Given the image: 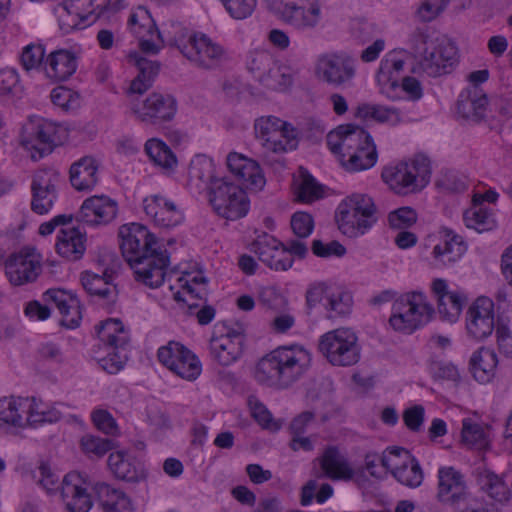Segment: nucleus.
I'll return each mask as SVG.
<instances>
[{
	"label": "nucleus",
	"mask_w": 512,
	"mask_h": 512,
	"mask_svg": "<svg viewBox=\"0 0 512 512\" xmlns=\"http://www.w3.org/2000/svg\"><path fill=\"white\" fill-rule=\"evenodd\" d=\"M312 356L302 345L280 346L263 356L256 364L254 378L272 387H287L311 366Z\"/></svg>",
	"instance_id": "1"
},
{
	"label": "nucleus",
	"mask_w": 512,
	"mask_h": 512,
	"mask_svg": "<svg viewBox=\"0 0 512 512\" xmlns=\"http://www.w3.org/2000/svg\"><path fill=\"white\" fill-rule=\"evenodd\" d=\"M327 145L348 171L367 170L377 162L373 139L359 126L347 124L337 127L327 135Z\"/></svg>",
	"instance_id": "2"
},
{
	"label": "nucleus",
	"mask_w": 512,
	"mask_h": 512,
	"mask_svg": "<svg viewBox=\"0 0 512 512\" xmlns=\"http://www.w3.org/2000/svg\"><path fill=\"white\" fill-rule=\"evenodd\" d=\"M412 49L420 70L431 77L450 73L459 62L458 47L449 37L435 30L416 29L411 37Z\"/></svg>",
	"instance_id": "3"
},
{
	"label": "nucleus",
	"mask_w": 512,
	"mask_h": 512,
	"mask_svg": "<svg viewBox=\"0 0 512 512\" xmlns=\"http://www.w3.org/2000/svg\"><path fill=\"white\" fill-rule=\"evenodd\" d=\"M173 44L193 66L202 70H215L228 60L224 46L201 32L180 28Z\"/></svg>",
	"instance_id": "4"
},
{
	"label": "nucleus",
	"mask_w": 512,
	"mask_h": 512,
	"mask_svg": "<svg viewBox=\"0 0 512 512\" xmlns=\"http://www.w3.org/2000/svg\"><path fill=\"white\" fill-rule=\"evenodd\" d=\"M335 218L342 234L357 238L376 224L377 206L370 195L353 193L339 203Z\"/></svg>",
	"instance_id": "5"
},
{
	"label": "nucleus",
	"mask_w": 512,
	"mask_h": 512,
	"mask_svg": "<svg viewBox=\"0 0 512 512\" xmlns=\"http://www.w3.org/2000/svg\"><path fill=\"white\" fill-rule=\"evenodd\" d=\"M430 176V161L423 155L386 166L381 173L383 182L398 195L420 192L430 182Z\"/></svg>",
	"instance_id": "6"
},
{
	"label": "nucleus",
	"mask_w": 512,
	"mask_h": 512,
	"mask_svg": "<svg viewBox=\"0 0 512 512\" xmlns=\"http://www.w3.org/2000/svg\"><path fill=\"white\" fill-rule=\"evenodd\" d=\"M267 10L298 31L317 29L324 20V0H265Z\"/></svg>",
	"instance_id": "7"
},
{
	"label": "nucleus",
	"mask_w": 512,
	"mask_h": 512,
	"mask_svg": "<svg viewBox=\"0 0 512 512\" xmlns=\"http://www.w3.org/2000/svg\"><path fill=\"white\" fill-rule=\"evenodd\" d=\"M434 309L422 292H408L399 296L392 304L389 325L397 332L411 334L426 325Z\"/></svg>",
	"instance_id": "8"
},
{
	"label": "nucleus",
	"mask_w": 512,
	"mask_h": 512,
	"mask_svg": "<svg viewBox=\"0 0 512 512\" xmlns=\"http://www.w3.org/2000/svg\"><path fill=\"white\" fill-rule=\"evenodd\" d=\"M254 131L264 157L283 154L298 146L297 131L294 126L276 116H262L255 120Z\"/></svg>",
	"instance_id": "9"
},
{
	"label": "nucleus",
	"mask_w": 512,
	"mask_h": 512,
	"mask_svg": "<svg viewBox=\"0 0 512 512\" xmlns=\"http://www.w3.org/2000/svg\"><path fill=\"white\" fill-rule=\"evenodd\" d=\"M69 137V129L48 119L32 122L22 135L21 144L37 161L49 154L55 146L62 145Z\"/></svg>",
	"instance_id": "10"
},
{
	"label": "nucleus",
	"mask_w": 512,
	"mask_h": 512,
	"mask_svg": "<svg viewBox=\"0 0 512 512\" xmlns=\"http://www.w3.org/2000/svg\"><path fill=\"white\" fill-rule=\"evenodd\" d=\"M319 351L333 366L349 367L361 358L357 335L348 328H338L323 334L319 339Z\"/></svg>",
	"instance_id": "11"
},
{
	"label": "nucleus",
	"mask_w": 512,
	"mask_h": 512,
	"mask_svg": "<svg viewBox=\"0 0 512 512\" xmlns=\"http://www.w3.org/2000/svg\"><path fill=\"white\" fill-rule=\"evenodd\" d=\"M129 111L135 121L158 127L171 121L177 111V102L170 94L152 92L145 98L131 96Z\"/></svg>",
	"instance_id": "12"
},
{
	"label": "nucleus",
	"mask_w": 512,
	"mask_h": 512,
	"mask_svg": "<svg viewBox=\"0 0 512 512\" xmlns=\"http://www.w3.org/2000/svg\"><path fill=\"white\" fill-rule=\"evenodd\" d=\"M430 250L429 264L436 269L453 267L466 253L467 245L462 236L447 227H440L424 239Z\"/></svg>",
	"instance_id": "13"
},
{
	"label": "nucleus",
	"mask_w": 512,
	"mask_h": 512,
	"mask_svg": "<svg viewBox=\"0 0 512 512\" xmlns=\"http://www.w3.org/2000/svg\"><path fill=\"white\" fill-rule=\"evenodd\" d=\"M209 203L218 216L231 221L245 217L250 208L246 192L225 179L212 182Z\"/></svg>",
	"instance_id": "14"
},
{
	"label": "nucleus",
	"mask_w": 512,
	"mask_h": 512,
	"mask_svg": "<svg viewBox=\"0 0 512 512\" xmlns=\"http://www.w3.org/2000/svg\"><path fill=\"white\" fill-rule=\"evenodd\" d=\"M120 248L130 266L165 249L156 237L142 224L129 223L119 228Z\"/></svg>",
	"instance_id": "15"
},
{
	"label": "nucleus",
	"mask_w": 512,
	"mask_h": 512,
	"mask_svg": "<svg viewBox=\"0 0 512 512\" xmlns=\"http://www.w3.org/2000/svg\"><path fill=\"white\" fill-rule=\"evenodd\" d=\"M356 72L355 59L345 52H325L315 61L316 78L334 87L349 85L354 80Z\"/></svg>",
	"instance_id": "16"
},
{
	"label": "nucleus",
	"mask_w": 512,
	"mask_h": 512,
	"mask_svg": "<svg viewBox=\"0 0 512 512\" xmlns=\"http://www.w3.org/2000/svg\"><path fill=\"white\" fill-rule=\"evenodd\" d=\"M159 362L174 375L195 381L202 373V363L199 357L177 341H169L157 351Z\"/></svg>",
	"instance_id": "17"
},
{
	"label": "nucleus",
	"mask_w": 512,
	"mask_h": 512,
	"mask_svg": "<svg viewBox=\"0 0 512 512\" xmlns=\"http://www.w3.org/2000/svg\"><path fill=\"white\" fill-rule=\"evenodd\" d=\"M408 60V52L404 49H394L385 54L376 72V83L380 94L387 99H401L400 75Z\"/></svg>",
	"instance_id": "18"
},
{
	"label": "nucleus",
	"mask_w": 512,
	"mask_h": 512,
	"mask_svg": "<svg viewBox=\"0 0 512 512\" xmlns=\"http://www.w3.org/2000/svg\"><path fill=\"white\" fill-rule=\"evenodd\" d=\"M5 275L13 286L34 282L42 271V257L34 249L11 254L4 263Z\"/></svg>",
	"instance_id": "19"
},
{
	"label": "nucleus",
	"mask_w": 512,
	"mask_h": 512,
	"mask_svg": "<svg viewBox=\"0 0 512 512\" xmlns=\"http://www.w3.org/2000/svg\"><path fill=\"white\" fill-rule=\"evenodd\" d=\"M495 327L494 302L480 296L468 307L465 315V329L469 337L482 340L492 334Z\"/></svg>",
	"instance_id": "20"
},
{
	"label": "nucleus",
	"mask_w": 512,
	"mask_h": 512,
	"mask_svg": "<svg viewBox=\"0 0 512 512\" xmlns=\"http://www.w3.org/2000/svg\"><path fill=\"white\" fill-rule=\"evenodd\" d=\"M245 336L236 329L228 328L224 333L212 336L210 355L220 366H230L240 360L244 353Z\"/></svg>",
	"instance_id": "21"
},
{
	"label": "nucleus",
	"mask_w": 512,
	"mask_h": 512,
	"mask_svg": "<svg viewBox=\"0 0 512 512\" xmlns=\"http://www.w3.org/2000/svg\"><path fill=\"white\" fill-rule=\"evenodd\" d=\"M431 290L437 300L439 315L445 321L456 322L467 302V295L461 288H451L447 280L436 278L431 283Z\"/></svg>",
	"instance_id": "22"
},
{
	"label": "nucleus",
	"mask_w": 512,
	"mask_h": 512,
	"mask_svg": "<svg viewBox=\"0 0 512 512\" xmlns=\"http://www.w3.org/2000/svg\"><path fill=\"white\" fill-rule=\"evenodd\" d=\"M127 26L129 31L139 39V46L143 52L157 54L160 51L163 41L147 9L138 7L133 10Z\"/></svg>",
	"instance_id": "23"
},
{
	"label": "nucleus",
	"mask_w": 512,
	"mask_h": 512,
	"mask_svg": "<svg viewBox=\"0 0 512 512\" xmlns=\"http://www.w3.org/2000/svg\"><path fill=\"white\" fill-rule=\"evenodd\" d=\"M438 501L445 504H459L469 498V489L465 476L452 466H443L437 473Z\"/></svg>",
	"instance_id": "24"
},
{
	"label": "nucleus",
	"mask_w": 512,
	"mask_h": 512,
	"mask_svg": "<svg viewBox=\"0 0 512 512\" xmlns=\"http://www.w3.org/2000/svg\"><path fill=\"white\" fill-rule=\"evenodd\" d=\"M118 203L107 195H94L85 199L79 210V219L93 227L105 226L118 215Z\"/></svg>",
	"instance_id": "25"
},
{
	"label": "nucleus",
	"mask_w": 512,
	"mask_h": 512,
	"mask_svg": "<svg viewBox=\"0 0 512 512\" xmlns=\"http://www.w3.org/2000/svg\"><path fill=\"white\" fill-rule=\"evenodd\" d=\"M253 247L259 260L272 270L287 271L293 265L294 259L285 245L272 235H259Z\"/></svg>",
	"instance_id": "26"
},
{
	"label": "nucleus",
	"mask_w": 512,
	"mask_h": 512,
	"mask_svg": "<svg viewBox=\"0 0 512 512\" xmlns=\"http://www.w3.org/2000/svg\"><path fill=\"white\" fill-rule=\"evenodd\" d=\"M226 164L229 171L246 189L258 192L264 188L266 178L257 161L243 154L231 152L227 155Z\"/></svg>",
	"instance_id": "27"
},
{
	"label": "nucleus",
	"mask_w": 512,
	"mask_h": 512,
	"mask_svg": "<svg viewBox=\"0 0 512 512\" xmlns=\"http://www.w3.org/2000/svg\"><path fill=\"white\" fill-rule=\"evenodd\" d=\"M88 487L86 478L79 472H70L63 478L61 496L69 512H88L91 509Z\"/></svg>",
	"instance_id": "28"
},
{
	"label": "nucleus",
	"mask_w": 512,
	"mask_h": 512,
	"mask_svg": "<svg viewBox=\"0 0 512 512\" xmlns=\"http://www.w3.org/2000/svg\"><path fill=\"white\" fill-rule=\"evenodd\" d=\"M169 265L167 251L158 252L131 265L135 280L149 288L160 287L166 277Z\"/></svg>",
	"instance_id": "29"
},
{
	"label": "nucleus",
	"mask_w": 512,
	"mask_h": 512,
	"mask_svg": "<svg viewBox=\"0 0 512 512\" xmlns=\"http://www.w3.org/2000/svg\"><path fill=\"white\" fill-rule=\"evenodd\" d=\"M143 209L147 217L159 227H174L184 219L182 210L162 195L147 196L143 200Z\"/></svg>",
	"instance_id": "30"
},
{
	"label": "nucleus",
	"mask_w": 512,
	"mask_h": 512,
	"mask_svg": "<svg viewBox=\"0 0 512 512\" xmlns=\"http://www.w3.org/2000/svg\"><path fill=\"white\" fill-rule=\"evenodd\" d=\"M168 281L172 297L188 306L196 305L195 301L202 298L205 290L204 278L191 274L173 273L168 276Z\"/></svg>",
	"instance_id": "31"
},
{
	"label": "nucleus",
	"mask_w": 512,
	"mask_h": 512,
	"mask_svg": "<svg viewBox=\"0 0 512 512\" xmlns=\"http://www.w3.org/2000/svg\"><path fill=\"white\" fill-rule=\"evenodd\" d=\"M77 66L78 60L72 51L59 49L48 54L43 70L49 80L60 82L69 79L76 72Z\"/></svg>",
	"instance_id": "32"
},
{
	"label": "nucleus",
	"mask_w": 512,
	"mask_h": 512,
	"mask_svg": "<svg viewBox=\"0 0 512 512\" xmlns=\"http://www.w3.org/2000/svg\"><path fill=\"white\" fill-rule=\"evenodd\" d=\"M46 302L54 304L61 314L62 325L75 328L79 325L81 314L78 300L63 289H49L44 293Z\"/></svg>",
	"instance_id": "33"
},
{
	"label": "nucleus",
	"mask_w": 512,
	"mask_h": 512,
	"mask_svg": "<svg viewBox=\"0 0 512 512\" xmlns=\"http://www.w3.org/2000/svg\"><path fill=\"white\" fill-rule=\"evenodd\" d=\"M55 248L63 258L79 260L86 250V234L76 227H62L58 232Z\"/></svg>",
	"instance_id": "34"
},
{
	"label": "nucleus",
	"mask_w": 512,
	"mask_h": 512,
	"mask_svg": "<svg viewBox=\"0 0 512 512\" xmlns=\"http://www.w3.org/2000/svg\"><path fill=\"white\" fill-rule=\"evenodd\" d=\"M215 165L206 155L195 156L188 168V186L191 190L201 193L207 189L211 192L212 182L218 180L215 177Z\"/></svg>",
	"instance_id": "35"
},
{
	"label": "nucleus",
	"mask_w": 512,
	"mask_h": 512,
	"mask_svg": "<svg viewBox=\"0 0 512 512\" xmlns=\"http://www.w3.org/2000/svg\"><path fill=\"white\" fill-rule=\"evenodd\" d=\"M324 476L334 481H349L355 476V470L335 447L327 448L319 458Z\"/></svg>",
	"instance_id": "36"
},
{
	"label": "nucleus",
	"mask_w": 512,
	"mask_h": 512,
	"mask_svg": "<svg viewBox=\"0 0 512 512\" xmlns=\"http://www.w3.org/2000/svg\"><path fill=\"white\" fill-rule=\"evenodd\" d=\"M99 162L91 156H84L70 167L71 185L78 191L92 190L99 181Z\"/></svg>",
	"instance_id": "37"
},
{
	"label": "nucleus",
	"mask_w": 512,
	"mask_h": 512,
	"mask_svg": "<svg viewBox=\"0 0 512 512\" xmlns=\"http://www.w3.org/2000/svg\"><path fill=\"white\" fill-rule=\"evenodd\" d=\"M461 443L471 449L485 450L490 444L489 427L474 414L462 419Z\"/></svg>",
	"instance_id": "38"
},
{
	"label": "nucleus",
	"mask_w": 512,
	"mask_h": 512,
	"mask_svg": "<svg viewBox=\"0 0 512 512\" xmlns=\"http://www.w3.org/2000/svg\"><path fill=\"white\" fill-rule=\"evenodd\" d=\"M144 151L152 164L163 174L171 175L178 167V158L172 149L161 139H148Z\"/></svg>",
	"instance_id": "39"
},
{
	"label": "nucleus",
	"mask_w": 512,
	"mask_h": 512,
	"mask_svg": "<svg viewBox=\"0 0 512 512\" xmlns=\"http://www.w3.org/2000/svg\"><path fill=\"white\" fill-rule=\"evenodd\" d=\"M99 504L103 512H134V505L129 495L123 490L106 483L95 487Z\"/></svg>",
	"instance_id": "40"
},
{
	"label": "nucleus",
	"mask_w": 512,
	"mask_h": 512,
	"mask_svg": "<svg viewBox=\"0 0 512 512\" xmlns=\"http://www.w3.org/2000/svg\"><path fill=\"white\" fill-rule=\"evenodd\" d=\"M355 115L365 121L372 120L393 127L405 122V116L398 108L380 104H360Z\"/></svg>",
	"instance_id": "41"
},
{
	"label": "nucleus",
	"mask_w": 512,
	"mask_h": 512,
	"mask_svg": "<svg viewBox=\"0 0 512 512\" xmlns=\"http://www.w3.org/2000/svg\"><path fill=\"white\" fill-rule=\"evenodd\" d=\"M497 356L489 348H480L475 351L470 359V370L476 381L488 383L495 376Z\"/></svg>",
	"instance_id": "42"
},
{
	"label": "nucleus",
	"mask_w": 512,
	"mask_h": 512,
	"mask_svg": "<svg viewBox=\"0 0 512 512\" xmlns=\"http://www.w3.org/2000/svg\"><path fill=\"white\" fill-rule=\"evenodd\" d=\"M108 466L111 472L119 479L125 481H137L142 470L135 457L125 451L112 452L108 457Z\"/></svg>",
	"instance_id": "43"
},
{
	"label": "nucleus",
	"mask_w": 512,
	"mask_h": 512,
	"mask_svg": "<svg viewBox=\"0 0 512 512\" xmlns=\"http://www.w3.org/2000/svg\"><path fill=\"white\" fill-rule=\"evenodd\" d=\"M488 99L476 89L468 90L459 96L457 111L465 119L479 122L486 116Z\"/></svg>",
	"instance_id": "44"
},
{
	"label": "nucleus",
	"mask_w": 512,
	"mask_h": 512,
	"mask_svg": "<svg viewBox=\"0 0 512 512\" xmlns=\"http://www.w3.org/2000/svg\"><path fill=\"white\" fill-rule=\"evenodd\" d=\"M26 405L25 423L31 425L56 422L62 418V412L56 406H49L35 397H24Z\"/></svg>",
	"instance_id": "45"
},
{
	"label": "nucleus",
	"mask_w": 512,
	"mask_h": 512,
	"mask_svg": "<svg viewBox=\"0 0 512 512\" xmlns=\"http://www.w3.org/2000/svg\"><path fill=\"white\" fill-rule=\"evenodd\" d=\"M96 331L100 341L113 350L123 348L128 342V332L118 319H108L102 322Z\"/></svg>",
	"instance_id": "46"
},
{
	"label": "nucleus",
	"mask_w": 512,
	"mask_h": 512,
	"mask_svg": "<svg viewBox=\"0 0 512 512\" xmlns=\"http://www.w3.org/2000/svg\"><path fill=\"white\" fill-rule=\"evenodd\" d=\"M293 189L297 200L303 203H312L324 195L322 186L302 168L294 179Z\"/></svg>",
	"instance_id": "47"
},
{
	"label": "nucleus",
	"mask_w": 512,
	"mask_h": 512,
	"mask_svg": "<svg viewBox=\"0 0 512 512\" xmlns=\"http://www.w3.org/2000/svg\"><path fill=\"white\" fill-rule=\"evenodd\" d=\"M26 402L24 397H3L0 399V421L15 427L25 424Z\"/></svg>",
	"instance_id": "48"
},
{
	"label": "nucleus",
	"mask_w": 512,
	"mask_h": 512,
	"mask_svg": "<svg viewBox=\"0 0 512 512\" xmlns=\"http://www.w3.org/2000/svg\"><path fill=\"white\" fill-rule=\"evenodd\" d=\"M295 75L296 71L275 61L260 83L270 90L286 91L293 85Z\"/></svg>",
	"instance_id": "49"
},
{
	"label": "nucleus",
	"mask_w": 512,
	"mask_h": 512,
	"mask_svg": "<svg viewBox=\"0 0 512 512\" xmlns=\"http://www.w3.org/2000/svg\"><path fill=\"white\" fill-rule=\"evenodd\" d=\"M84 290L91 296L109 298L114 293V286L110 276L99 275L90 271H84L80 276Z\"/></svg>",
	"instance_id": "50"
},
{
	"label": "nucleus",
	"mask_w": 512,
	"mask_h": 512,
	"mask_svg": "<svg viewBox=\"0 0 512 512\" xmlns=\"http://www.w3.org/2000/svg\"><path fill=\"white\" fill-rule=\"evenodd\" d=\"M481 489L492 499L505 502L510 498V490L506 483L495 473L484 470L478 476Z\"/></svg>",
	"instance_id": "51"
},
{
	"label": "nucleus",
	"mask_w": 512,
	"mask_h": 512,
	"mask_svg": "<svg viewBox=\"0 0 512 512\" xmlns=\"http://www.w3.org/2000/svg\"><path fill=\"white\" fill-rule=\"evenodd\" d=\"M464 222L468 228L478 232L492 230L496 226L493 213L482 205L473 206L464 213Z\"/></svg>",
	"instance_id": "52"
},
{
	"label": "nucleus",
	"mask_w": 512,
	"mask_h": 512,
	"mask_svg": "<svg viewBox=\"0 0 512 512\" xmlns=\"http://www.w3.org/2000/svg\"><path fill=\"white\" fill-rule=\"evenodd\" d=\"M274 63L275 59L273 55L265 49H254L250 51L246 60L248 71L259 82L270 71V68H273Z\"/></svg>",
	"instance_id": "53"
},
{
	"label": "nucleus",
	"mask_w": 512,
	"mask_h": 512,
	"mask_svg": "<svg viewBox=\"0 0 512 512\" xmlns=\"http://www.w3.org/2000/svg\"><path fill=\"white\" fill-rule=\"evenodd\" d=\"M412 457V454L404 448L390 447L382 453L380 461L382 466L396 478L399 471L411 463Z\"/></svg>",
	"instance_id": "54"
},
{
	"label": "nucleus",
	"mask_w": 512,
	"mask_h": 512,
	"mask_svg": "<svg viewBox=\"0 0 512 512\" xmlns=\"http://www.w3.org/2000/svg\"><path fill=\"white\" fill-rule=\"evenodd\" d=\"M56 14L59 27L64 33L85 27V22L89 20L88 15H80L78 12L72 11L66 3H62L56 8Z\"/></svg>",
	"instance_id": "55"
},
{
	"label": "nucleus",
	"mask_w": 512,
	"mask_h": 512,
	"mask_svg": "<svg viewBox=\"0 0 512 512\" xmlns=\"http://www.w3.org/2000/svg\"><path fill=\"white\" fill-rule=\"evenodd\" d=\"M328 318H337L348 315L352 309V297L348 293H332L327 297V302L323 303Z\"/></svg>",
	"instance_id": "56"
},
{
	"label": "nucleus",
	"mask_w": 512,
	"mask_h": 512,
	"mask_svg": "<svg viewBox=\"0 0 512 512\" xmlns=\"http://www.w3.org/2000/svg\"><path fill=\"white\" fill-rule=\"evenodd\" d=\"M226 12L236 20L250 17L256 6L257 0H220Z\"/></svg>",
	"instance_id": "57"
},
{
	"label": "nucleus",
	"mask_w": 512,
	"mask_h": 512,
	"mask_svg": "<svg viewBox=\"0 0 512 512\" xmlns=\"http://www.w3.org/2000/svg\"><path fill=\"white\" fill-rule=\"evenodd\" d=\"M80 446L82 451L94 457H102L112 449V441L93 435H85L81 438Z\"/></svg>",
	"instance_id": "58"
},
{
	"label": "nucleus",
	"mask_w": 512,
	"mask_h": 512,
	"mask_svg": "<svg viewBox=\"0 0 512 512\" xmlns=\"http://www.w3.org/2000/svg\"><path fill=\"white\" fill-rule=\"evenodd\" d=\"M45 49L41 44H29L21 53V64L26 71L39 69L43 63Z\"/></svg>",
	"instance_id": "59"
},
{
	"label": "nucleus",
	"mask_w": 512,
	"mask_h": 512,
	"mask_svg": "<svg viewBox=\"0 0 512 512\" xmlns=\"http://www.w3.org/2000/svg\"><path fill=\"white\" fill-rule=\"evenodd\" d=\"M405 466V468H402L399 471L398 476L395 479L399 483L411 488L420 486L423 481V471L418 461L412 457L411 463Z\"/></svg>",
	"instance_id": "60"
},
{
	"label": "nucleus",
	"mask_w": 512,
	"mask_h": 512,
	"mask_svg": "<svg viewBox=\"0 0 512 512\" xmlns=\"http://www.w3.org/2000/svg\"><path fill=\"white\" fill-rule=\"evenodd\" d=\"M59 173L55 169H39L35 172L32 179V190H56L59 182Z\"/></svg>",
	"instance_id": "61"
},
{
	"label": "nucleus",
	"mask_w": 512,
	"mask_h": 512,
	"mask_svg": "<svg viewBox=\"0 0 512 512\" xmlns=\"http://www.w3.org/2000/svg\"><path fill=\"white\" fill-rule=\"evenodd\" d=\"M127 61L128 63L135 65L139 70L138 75L142 76L152 85V81L159 71V66L155 62L141 57L136 51L128 53Z\"/></svg>",
	"instance_id": "62"
},
{
	"label": "nucleus",
	"mask_w": 512,
	"mask_h": 512,
	"mask_svg": "<svg viewBox=\"0 0 512 512\" xmlns=\"http://www.w3.org/2000/svg\"><path fill=\"white\" fill-rule=\"evenodd\" d=\"M450 0H423L416 15L422 22L436 19L447 7Z\"/></svg>",
	"instance_id": "63"
},
{
	"label": "nucleus",
	"mask_w": 512,
	"mask_h": 512,
	"mask_svg": "<svg viewBox=\"0 0 512 512\" xmlns=\"http://www.w3.org/2000/svg\"><path fill=\"white\" fill-rule=\"evenodd\" d=\"M291 229L299 238H307L314 229L313 217L306 212H295L291 217Z\"/></svg>",
	"instance_id": "64"
}]
</instances>
